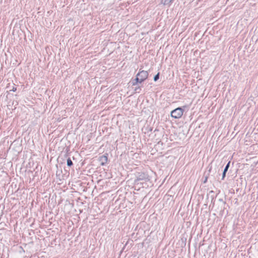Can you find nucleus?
I'll return each mask as SVG.
<instances>
[{
  "label": "nucleus",
  "mask_w": 258,
  "mask_h": 258,
  "mask_svg": "<svg viewBox=\"0 0 258 258\" xmlns=\"http://www.w3.org/2000/svg\"><path fill=\"white\" fill-rule=\"evenodd\" d=\"M148 76V73L146 71H140L137 75L136 78L135 79V81L137 82H139V83H141L143 81H144Z\"/></svg>",
  "instance_id": "1"
},
{
  "label": "nucleus",
  "mask_w": 258,
  "mask_h": 258,
  "mask_svg": "<svg viewBox=\"0 0 258 258\" xmlns=\"http://www.w3.org/2000/svg\"><path fill=\"white\" fill-rule=\"evenodd\" d=\"M184 110L181 107H178L171 112V116L174 118H180L183 115Z\"/></svg>",
  "instance_id": "2"
},
{
  "label": "nucleus",
  "mask_w": 258,
  "mask_h": 258,
  "mask_svg": "<svg viewBox=\"0 0 258 258\" xmlns=\"http://www.w3.org/2000/svg\"><path fill=\"white\" fill-rule=\"evenodd\" d=\"M99 161L100 162L101 165L103 166L107 162V157L106 155H103L99 157Z\"/></svg>",
  "instance_id": "3"
},
{
  "label": "nucleus",
  "mask_w": 258,
  "mask_h": 258,
  "mask_svg": "<svg viewBox=\"0 0 258 258\" xmlns=\"http://www.w3.org/2000/svg\"><path fill=\"white\" fill-rule=\"evenodd\" d=\"M173 0H162V3L164 5H169Z\"/></svg>",
  "instance_id": "4"
},
{
  "label": "nucleus",
  "mask_w": 258,
  "mask_h": 258,
  "mask_svg": "<svg viewBox=\"0 0 258 258\" xmlns=\"http://www.w3.org/2000/svg\"><path fill=\"white\" fill-rule=\"evenodd\" d=\"M72 164H73V162H72V160L70 158L68 159V160H67L68 166H71V165H72Z\"/></svg>",
  "instance_id": "5"
},
{
  "label": "nucleus",
  "mask_w": 258,
  "mask_h": 258,
  "mask_svg": "<svg viewBox=\"0 0 258 258\" xmlns=\"http://www.w3.org/2000/svg\"><path fill=\"white\" fill-rule=\"evenodd\" d=\"M229 164H230V162H229L227 164V165L226 166L225 168H224V171H224V172H227V170H228V168L229 167Z\"/></svg>",
  "instance_id": "6"
},
{
  "label": "nucleus",
  "mask_w": 258,
  "mask_h": 258,
  "mask_svg": "<svg viewBox=\"0 0 258 258\" xmlns=\"http://www.w3.org/2000/svg\"><path fill=\"white\" fill-rule=\"evenodd\" d=\"M159 73H158L154 78V81H156L159 79Z\"/></svg>",
  "instance_id": "7"
},
{
  "label": "nucleus",
  "mask_w": 258,
  "mask_h": 258,
  "mask_svg": "<svg viewBox=\"0 0 258 258\" xmlns=\"http://www.w3.org/2000/svg\"><path fill=\"white\" fill-rule=\"evenodd\" d=\"M140 176L141 177H140L139 178L137 179V180H142L143 179V178L145 177V174H142Z\"/></svg>",
  "instance_id": "8"
},
{
  "label": "nucleus",
  "mask_w": 258,
  "mask_h": 258,
  "mask_svg": "<svg viewBox=\"0 0 258 258\" xmlns=\"http://www.w3.org/2000/svg\"><path fill=\"white\" fill-rule=\"evenodd\" d=\"M138 83H139V82L136 81L135 79L134 82H133V85H136Z\"/></svg>",
  "instance_id": "9"
},
{
  "label": "nucleus",
  "mask_w": 258,
  "mask_h": 258,
  "mask_svg": "<svg viewBox=\"0 0 258 258\" xmlns=\"http://www.w3.org/2000/svg\"><path fill=\"white\" fill-rule=\"evenodd\" d=\"M225 174H226V172H224V171H223V174H222V179H223L225 176Z\"/></svg>",
  "instance_id": "10"
},
{
  "label": "nucleus",
  "mask_w": 258,
  "mask_h": 258,
  "mask_svg": "<svg viewBox=\"0 0 258 258\" xmlns=\"http://www.w3.org/2000/svg\"><path fill=\"white\" fill-rule=\"evenodd\" d=\"M12 91H14V92L16 91V88H14H14H13V89H12Z\"/></svg>",
  "instance_id": "11"
}]
</instances>
